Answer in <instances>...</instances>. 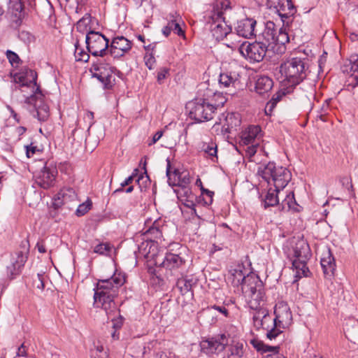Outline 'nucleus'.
<instances>
[{
  "mask_svg": "<svg viewBox=\"0 0 358 358\" xmlns=\"http://www.w3.org/2000/svg\"><path fill=\"white\" fill-rule=\"evenodd\" d=\"M202 194H206L208 196V201H206V204H210L213 202V196L214 194V192L212 191H210L207 189H204L203 187L201 188Z\"/></svg>",
  "mask_w": 358,
  "mask_h": 358,
  "instance_id": "bf43d9fd",
  "label": "nucleus"
},
{
  "mask_svg": "<svg viewBox=\"0 0 358 358\" xmlns=\"http://www.w3.org/2000/svg\"><path fill=\"white\" fill-rule=\"evenodd\" d=\"M308 66L305 58L293 57L282 63L280 72L292 85H297L307 76Z\"/></svg>",
  "mask_w": 358,
  "mask_h": 358,
  "instance_id": "0eeeda50",
  "label": "nucleus"
},
{
  "mask_svg": "<svg viewBox=\"0 0 358 358\" xmlns=\"http://www.w3.org/2000/svg\"><path fill=\"white\" fill-rule=\"evenodd\" d=\"M85 43L88 52L96 57L90 69L92 76L103 84L104 89H111L115 83L117 69L103 58L108 53V39L101 33L90 30L86 35Z\"/></svg>",
  "mask_w": 358,
  "mask_h": 358,
  "instance_id": "f257e3e1",
  "label": "nucleus"
},
{
  "mask_svg": "<svg viewBox=\"0 0 358 358\" xmlns=\"http://www.w3.org/2000/svg\"><path fill=\"white\" fill-rule=\"evenodd\" d=\"M253 346L258 350L264 352H272L273 353L278 352L279 347H273L264 344L263 343L257 341H252Z\"/></svg>",
  "mask_w": 358,
  "mask_h": 358,
  "instance_id": "37998d69",
  "label": "nucleus"
},
{
  "mask_svg": "<svg viewBox=\"0 0 358 358\" xmlns=\"http://www.w3.org/2000/svg\"><path fill=\"white\" fill-rule=\"evenodd\" d=\"M253 320L255 325L257 328H262L263 329L266 330V336L269 340L275 339L279 335H280L282 332L281 329L278 324H274L273 322L271 324L269 323H264L261 324L262 317L259 315H254Z\"/></svg>",
  "mask_w": 358,
  "mask_h": 358,
  "instance_id": "aec40b11",
  "label": "nucleus"
},
{
  "mask_svg": "<svg viewBox=\"0 0 358 358\" xmlns=\"http://www.w3.org/2000/svg\"><path fill=\"white\" fill-rule=\"evenodd\" d=\"M250 145L247 148L246 152L250 157L254 156L257 152V148L259 143H250Z\"/></svg>",
  "mask_w": 358,
  "mask_h": 358,
  "instance_id": "13d9d810",
  "label": "nucleus"
},
{
  "mask_svg": "<svg viewBox=\"0 0 358 358\" xmlns=\"http://www.w3.org/2000/svg\"><path fill=\"white\" fill-rule=\"evenodd\" d=\"M257 22L252 18H245L238 22L236 27V37L242 36L245 38H249L253 36H256L255 26Z\"/></svg>",
  "mask_w": 358,
  "mask_h": 358,
  "instance_id": "a211bd4d",
  "label": "nucleus"
},
{
  "mask_svg": "<svg viewBox=\"0 0 358 358\" xmlns=\"http://www.w3.org/2000/svg\"><path fill=\"white\" fill-rule=\"evenodd\" d=\"M13 3V13L19 19L24 16V10L29 0H10Z\"/></svg>",
  "mask_w": 358,
  "mask_h": 358,
  "instance_id": "f704fd0d",
  "label": "nucleus"
},
{
  "mask_svg": "<svg viewBox=\"0 0 358 358\" xmlns=\"http://www.w3.org/2000/svg\"><path fill=\"white\" fill-rule=\"evenodd\" d=\"M243 266L238 265L236 268L231 270L230 274L228 277V280L233 285L234 287H241V291L244 289L245 285L247 284L246 280L249 278H252L253 276H258L254 273H250L247 275L243 273Z\"/></svg>",
  "mask_w": 358,
  "mask_h": 358,
  "instance_id": "f3484780",
  "label": "nucleus"
},
{
  "mask_svg": "<svg viewBox=\"0 0 358 358\" xmlns=\"http://www.w3.org/2000/svg\"><path fill=\"white\" fill-rule=\"evenodd\" d=\"M74 55L76 61L87 62L90 59V55L88 52L80 48L78 41H76L75 43Z\"/></svg>",
  "mask_w": 358,
  "mask_h": 358,
  "instance_id": "a19ab883",
  "label": "nucleus"
},
{
  "mask_svg": "<svg viewBox=\"0 0 358 358\" xmlns=\"http://www.w3.org/2000/svg\"><path fill=\"white\" fill-rule=\"evenodd\" d=\"M285 23H283V27L277 29V34L275 37V45H285L289 43V37L287 29L284 27Z\"/></svg>",
  "mask_w": 358,
  "mask_h": 358,
  "instance_id": "c9c22d12",
  "label": "nucleus"
},
{
  "mask_svg": "<svg viewBox=\"0 0 358 358\" xmlns=\"http://www.w3.org/2000/svg\"><path fill=\"white\" fill-rule=\"evenodd\" d=\"M315 87L311 83L303 84L296 89V102L299 107L303 109L312 108V100L315 98Z\"/></svg>",
  "mask_w": 358,
  "mask_h": 358,
  "instance_id": "ddd939ff",
  "label": "nucleus"
},
{
  "mask_svg": "<svg viewBox=\"0 0 358 358\" xmlns=\"http://www.w3.org/2000/svg\"><path fill=\"white\" fill-rule=\"evenodd\" d=\"M215 96L219 97L220 101L211 103L205 99H196L189 102L186 108L189 110L190 117L199 122L212 120L217 108L222 107L226 101L225 98L220 94L215 93Z\"/></svg>",
  "mask_w": 358,
  "mask_h": 358,
  "instance_id": "39448f33",
  "label": "nucleus"
},
{
  "mask_svg": "<svg viewBox=\"0 0 358 358\" xmlns=\"http://www.w3.org/2000/svg\"><path fill=\"white\" fill-rule=\"evenodd\" d=\"M36 110V115L39 121H46L50 115L49 107L45 103L42 99V95L40 94V98L36 99L34 103Z\"/></svg>",
  "mask_w": 358,
  "mask_h": 358,
  "instance_id": "cd10ccee",
  "label": "nucleus"
},
{
  "mask_svg": "<svg viewBox=\"0 0 358 358\" xmlns=\"http://www.w3.org/2000/svg\"><path fill=\"white\" fill-rule=\"evenodd\" d=\"M169 69L167 68H162L159 69V71L157 73V82L159 84H162L164 81V80L166 78L167 74H169Z\"/></svg>",
  "mask_w": 358,
  "mask_h": 358,
  "instance_id": "6e6d98bb",
  "label": "nucleus"
},
{
  "mask_svg": "<svg viewBox=\"0 0 358 358\" xmlns=\"http://www.w3.org/2000/svg\"><path fill=\"white\" fill-rule=\"evenodd\" d=\"M163 227L161 225V221L155 220L152 226L145 231L144 234L150 239L154 238V241H158L162 238Z\"/></svg>",
  "mask_w": 358,
  "mask_h": 358,
  "instance_id": "c85d7f7f",
  "label": "nucleus"
},
{
  "mask_svg": "<svg viewBox=\"0 0 358 358\" xmlns=\"http://www.w3.org/2000/svg\"><path fill=\"white\" fill-rule=\"evenodd\" d=\"M285 95L284 93L278 92L275 94L271 101L267 103L266 108H269L268 110L271 112L272 109L275 106L278 102H279L282 97Z\"/></svg>",
  "mask_w": 358,
  "mask_h": 358,
  "instance_id": "603ef678",
  "label": "nucleus"
},
{
  "mask_svg": "<svg viewBox=\"0 0 358 358\" xmlns=\"http://www.w3.org/2000/svg\"><path fill=\"white\" fill-rule=\"evenodd\" d=\"M262 129L258 125H250L241 132V142L244 145L259 143L262 137Z\"/></svg>",
  "mask_w": 358,
  "mask_h": 358,
  "instance_id": "4be33fe9",
  "label": "nucleus"
},
{
  "mask_svg": "<svg viewBox=\"0 0 358 358\" xmlns=\"http://www.w3.org/2000/svg\"><path fill=\"white\" fill-rule=\"evenodd\" d=\"M180 17L177 13H176L175 15H170V20L167 24L171 27V31H173L177 35L181 36H185V32L180 25Z\"/></svg>",
  "mask_w": 358,
  "mask_h": 358,
  "instance_id": "72a5a7b5",
  "label": "nucleus"
},
{
  "mask_svg": "<svg viewBox=\"0 0 358 358\" xmlns=\"http://www.w3.org/2000/svg\"><path fill=\"white\" fill-rule=\"evenodd\" d=\"M227 47L233 50H238L243 57L250 62H259L263 60L266 55L268 48L262 42L257 40L247 45L245 43L241 44V41H232L231 43H227Z\"/></svg>",
  "mask_w": 358,
  "mask_h": 358,
  "instance_id": "6e6552de",
  "label": "nucleus"
},
{
  "mask_svg": "<svg viewBox=\"0 0 358 358\" xmlns=\"http://www.w3.org/2000/svg\"><path fill=\"white\" fill-rule=\"evenodd\" d=\"M26 149V155L28 158H30L33 156L34 154H35L36 151L37 150V147L35 145H33L32 143H31L29 145H25Z\"/></svg>",
  "mask_w": 358,
  "mask_h": 358,
  "instance_id": "4d7b16f0",
  "label": "nucleus"
},
{
  "mask_svg": "<svg viewBox=\"0 0 358 358\" xmlns=\"http://www.w3.org/2000/svg\"><path fill=\"white\" fill-rule=\"evenodd\" d=\"M112 247L108 243H102L96 245L94 252L99 255H108L111 251Z\"/></svg>",
  "mask_w": 358,
  "mask_h": 358,
  "instance_id": "a18cd8bd",
  "label": "nucleus"
},
{
  "mask_svg": "<svg viewBox=\"0 0 358 358\" xmlns=\"http://www.w3.org/2000/svg\"><path fill=\"white\" fill-rule=\"evenodd\" d=\"M90 16H85L83 18H81L76 24V29L78 31L84 34V33H88L90 29Z\"/></svg>",
  "mask_w": 358,
  "mask_h": 358,
  "instance_id": "79ce46f5",
  "label": "nucleus"
},
{
  "mask_svg": "<svg viewBox=\"0 0 358 358\" xmlns=\"http://www.w3.org/2000/svg\"><path fill=\"white\" fill-rule=\"evenodd\" d=\"M346 337L355 344H358V320L346 329Z\"/></svg>",
  "mask_w": 358,
  "mask_h": 358,
  "instance_id": "4c0bfd02",
  "label": "nucleus"
},
{
  "mask_svg": "<svg viewBox=\"0 0 358 358\" xmlns=\"http://www.w3.org/2000/svg\"><path fill=\"white\" fill-rule=\"evenodd\" d=\"M238 74L236 72L222 73L220 75L219 83L225 87H229L234 85L238 80Z\"/></svg>",
  "mask_w": 358,
  "mask_h": 358,
  "instance_id": "473e14b6",
  "label": "nucleus"
},
{
  "mask_svg": "<svg viewBox=\"0 0 358 358\" xmlns=\"http://www.w3.org/2000/svg\"><path fill=\"white\" fill-rule=\"evenodd\" d=\"M92 202L87 200L86 202L80 204L76 211L77 216H83L87 213L91 208Z\"/></svg>",
  "mask_w": 358,
  "mask_h": 358,
  "instance_id": "3c124183",
  "label": "nucleus"
},
{
  "mask_svg": "<svg viewBox=\"0 0 358 358\" xmlns=\"http://www.w3.org/2000/svg\"><path fill=\"white\" fill-rule=\"evenodd\" d=\"M225 122L231 129L236 130V127L240 125V120L236 117L235 114H228L225 118Z\"/></svg>",
  "mask_w": 358,
  "mask_h": 358,
  "instance_id": "c03bdc74",
  "label": "nucleus"
},
{
  "mask_svg": "<svg viewBox=\"0 0 358 358\" xmlns=\"http://www.w3.org/2000/svg\"><path fill=\"white\" fill-rule=\"evenodd\" d=\"M275 318L271 317V322H266V323L278 324L280 327L285 329L291 324L292 321V315L288 307L287 304L285 303H279L275 307Z\"/></svg>",
  "mask_w": 358,
  "mask_h": 358,
  "instance_id": "4468645a",
  "label": "nucleus"
},
{
  "mask_svg": "<svg viewBox=\"0 0 358 358\" xmlns=\"http://www.w3.org/2000/svg\"><path fill=\"white\" fill-rule=\"evenodd\" d=\"M180 276V278L178 277L176 287L182 294H185L192 289L193 285L195 284V281L193 278L183 277V274Z\"/></svg>",
  "mask_w": 358,
  "mask_h": 358,
  "instance_id": "7c9ffc66",
  "label": "nucleus"
},
{
  "mask_svg": "<svg viewBox=\"0 0 358 358\" xmlns=\"http://www.w3.org/2000/svg\"><path fill=\"white\" fill-rule=\"evenodd\" d=\"M163 132L162 131H158L155 134V135L152 137V139L151 142L148 143L149 145H152V144H155L157 141H158L160 138L162 136Z\"/></svg>",
  "mask_w": 358,
  "mask_h": 358,
  "instance_id": "69168bd1",
  "label": "nucleus"
},
{
  "mask_svg": "<svg viewBox=\"0 0 358 358\" xmlns=\"http://www.w3.org/2000/svg\"><path fill=\"white\" fill-rule=\"evenodd\" d=\"M34 287L42 291L44 289L45 285L43 282V275L41 274H38L36 279L34 280L33 282Z\"/></svg>",
  "mask_w": 358,
  "mask_h": 358,
  "instance_id": "5fc2aeb1",
  "label": "nucleus"
},
{
  "mask_svg": "<svg viewBox=\"0 0 358 358\" xmlns=\"http://www.w3.org/2000/svg\"><path fill=\"white\" fill-rule=\"evenodd\" d=\"M57 170L54 165H48L46 163L44 166L35 175V181L36 184L43 189H48L53 186L55 182Z\"/></svg>",
  "mask_w": 358,
  "mask_h": 358,
  "instance_id": "f8f14e48",
  "label": "nucleus"
},
{
  "mask_svg": "<svg viewBox=\"0 0 358 358\" xmlns=\"http://www.w3.org/2000/svg\"><path fill=\"white\" fill-rule=\"evenodd\" d=\"M266 5L278 14L283 23H285V19H289L296 11L292 0H267Z\"/></svg>",
  "mask_w": 358,
  "mask_h": 358,
  "instance_id": "9b49d317",
  "label": "nucleus"
},
{
  "mask_svg": "<svg viewBox=\"0 0 358 358\" xmlns=\"http://www.w3.org/2000/svg\"><path fill=\"white\" fill-rule=\"evenodd\" d=\"M277 34V28L274 22L268 21L265 24L264 29L257 36V41L262 42L268 48L275 45V37Z\"/></svg>",
  "mask_w": 358,
  "mask_h": 358,
  "instance_id": "6ab92c4d",
  "label": "nucleus"
},
{
  "mask_svg": "<svg viewBox=\"0 0 358 358\" xmlns=\"http://www.w3.org/2000/svg\"><path fill=\"white\" fill-rule=\"evenodd\" d=\"M124 318L121 315H119L118 318L113 319V327L115 329H120L122 326Z\"/></svg>",
  "mask_w": 358,
  "mask_h": 358,
  "instance_id": "e2e57ef3",
  "label": "nucleus"
},
{
  "mask_svg": "<svg viewBox=\"0 0 358 358\" xmlns=\"http://www.w3.org/2000/svg\"><path fill=\"white\" fill-rule=\"evenodd\" d=\"M27 259V257L22 252H17L16 258L6 267L7 278L12 280L19 275Z\"/></svg>",
  "mask_w": 358,
  "mask_h": 358,
  "instance_id": "412c9836",
  "label": "nucleus"
},
{
  "mask_svg": "<svg viewBox=\"0 0 358 358\" xmlns=\"http://www.w3.org/2000/svg\"><path fill=\"white\" fill-rule=\"evenodd\" d=\"M178 199L182 201V199H196V196L192 193L189 185L182 186L175 189Z\"/></svg>",
  "mask_w": 358,
  "mask_h": 358,
  "instance_id": "e433bc0d",
  "label": "nucleus"
},
{
  "mask_svg": "<svg viewBox=\"0 0 358 358\" xmlns=\"http://www.w3.org/2000/svg\"><path fill=\"white\" fill-rule=\"evenodd\" d=\"M6 57L11 64H18L20 61V59L18 57V55L11 50L6 51Z\"/></svg>",
  "mask_w": 358,
  "mask_h": 358,
  "instance_id": "864d4df0",
  "label": "nucleus"
},
{
  "mask_svg": "<svg viewBox=\"0 0 358 358\" xmlns=\"http://www.w3.org/2000/svg\"><path fill=\"white\" fill-rule=\"evenodd\" d=\"M294 203V194L292 191H290L285 196V198L282 201V208H285V206H287V208L290 209L292 207H293Z\"/></svg>",
  "mask_w": 358,
  "mask_h": 358,
  "instance_id": "de8ad7c7",
  "label": "nucleus"
},
{
  "mask_svg": "<svg viewBox=\"0 0 358 358\" xmlns=\"http://www.w3.org/2000/svg\"><path fill=\"white\" fill-rule=\"evenodd\" d=\"M166 176L168 178V182L171 186H182L189 185L191 183L190 175L187 170H179L173 167L169 159H166Z\"/></svg>",
  "mask_w": 358,
  "mask_h": 358,
  "instance_id": "1a4fd4ad",
  "label": "nucleus"
},
{
  "mask_svg": "<svg viewBox=\"0 0 358 358\" xmlns=\"http://www.w3.org/2000/svg\"><path fill=\"white\" fill-rule=\"evenodd\" d=\"M125 277L122 273H115L111 278L99 280L94 295V303L101 305L108 317L115 316L119 310L114 302L119 289L124 284Z\"/></svg>",
  "mask_w": 358,
  "mask_h": 358,
  "instance_id": "f03ea898",
  "label": "nucleus"
},
{
  "mask_svg": "<svg viewBox=\"0 0 358 358\" xmlns=\"http://www.w3.org/2000/svg\"><path fill=\"white\" fill-rule=\"evenodd\" d=\"M320 264L325 278H331L334 276L336 270V263L330 250H328L322 257Z\"/></svg>",
  "mask_w": 358,
  "mask_h": 358,
  "instance_id": "393cba45",
  "label": "nucleus"
},
{
  "mask_svg": "<svg viewBox=\"0 0 358 358\" xmlns=\"http://www.w3.org/2000/svg\"><path fill=\"white\" fill-rule=\"evenodd\" d=\"M273 86V80L266 76H259L255 83V90L259 94L268 92Z\"/></svg>",
  "mask_w": 358,
  "mask_h": 358,
  "instance_id": "bb28decb",
  "label": "nucleus"
},
{
  "mask_svg": "<svg viewBox=\"0 0 358 358\" xmlns=\"http://www.w3.org/2000/svg\"><path fill=\"white\" fill-rule=\"evenodd\" d=\"M157 358H180L179 356L173 354V355H169V356L167 355V354L164 352H160L157 354Z\"/></svg>",
  "mask_w": 358,
  "mask_h": 358,
  "instance_id": "774afa93",
  "label": "nucleus"
},
{
  "mask_svg": "<svg viewBox=\"0 0 358 358\" xmlns=\"http://www.w3.org/2000/svg\"><path fill=\"white\" fill-rule=\"evenodd\" d=\"M198 149L203 153L204 157L211 159L213 162H217V145L213 140L201 141L198 145Z\"/></svg>",
  "mask_w": 358,
  "mask_h": 358,
  "instance_id": "b1692460",
  "label": "nucleus"
},
{
  "mask_svg": "<svg viewBox=\"0 0 358 358\" xmlns=\"http://www.w3.org/2000/svg\"><path fill=\"white\" fill-rule=\"evenodd\" d=\"M196 199H182V203L185 206H187V208H190L191 210V215H194L195 216H196L199 219L201 218V216L199 215H198L197 212H196V205L194 203V200Z\"/></svg>",
  "mask_w": 358,
  "mask_h": 358,
  "instance_id": "09e8293b",
  "label": "nucleus"
},
{
  "mask_svg": "<svg viewBox=\"0 0 358 358\" xmlns=\"http://www.w3.org/2000/svg\"><path fill=\"white\" fill-rule=\"evenodd\" d=\"M222 12L217 13V19H222L215 22L212 27V34L214 38L220 41L226 37H229L230 39L236 41V35L235 33L231 31V27L229 26L224 21V18L222 17Z\"/></svg>",
  "mask_w": 358,
  "mask_h": 358,
  "instance_id": "2eb2a0df",
  "label": "nucleus"
},
{
  "mask_svg": "<svg viewBox=\"0 0 358 358\" xmlns=\"http://www.w3.org/2000/svg\"><path fill=\"white\" fill-rule=\"evenodd\" d=\"M131 48V42L124 36L115 37L108 47V53L113 58L124 56Z\"/></svg>",
  "mask_w": 358,
  "mask_h": 358,
  "instance_id": "dca6fc26",
  "label": "nucleus"
},
{
  "mask_svg": "<svg viewBox=\"0 0 358 358\" xmlns=\"http://www.w3.org/2000/svg\"><path fill=\"white\" fill-rule=\"evenodd\" d=\"M308 259H293L292 268L296 271V276L299 278L307 277L310 273V271L306 266Z\"/></svg>",
  "mask_w": 358,
  "mask_h": 358,
  "instance_id": "c756f323",
  "label": "nucleus"
},
{
  "mask_svg": "<svg viewBox=\"0 0 358 358\" xmlns=\"http://www.w3.org/2000/svg\"><path fill=\"white\" fill-rule=\"evenodd\" d=\"M211 308L217 310L226 317L228 315V310L224 306H213Z\"/></svg>",
  "mask_w": 358,
  "mask_h": 358,
  "instance_id": "338daca9",
  "label": "nucleus"
},
{
  "mask_svg": "<svg viewBox=\"0 0 358 358\" xmlns=\"http://www.w3.org/2000/svg\"><path fill=\"white\" fill-rule=\"evenodd\" d=\"M246 282L242 293L249 307L257 310L255 315H261L262 324L266 322H271V316L265 308L266 297L262 281L259 276H253L252 278H249Z\"/></svg>",
  "mask_w": 358,
  "mask_h": 358,
  "instance_id": "7ed1b4c3",
  "label": "nucleus"
},
{
  "mask_svg": "<svg viewBox=\"0 0 358 358\" xmlns=\"http://www.w3.org/2000/svg\"><path fill=\"white\" fill-rule=\"evenodd\" d=\"M220 3L221 9L222 10L226 11L227 10L231 8V3L230 0H223Z\"/></svg>",
  "mask_w": 358,
  "mask_h": 358,
  "instance_id": "0e129e2a",
  "label": "nucleus"
},
{
  "mask_svg": "<svg viewBox=\"0 0 358 358\" xmlns=\"http://www.w3.org/2000/svg\"><path fill=\"white\" fill-rule=\"evenodd\" d=\"M17 357H27V348L24 343H22L17 348Z\"/></svg>",
  "mask_w": 358,
  "mask_h": 358,
  "instance_id": "680f3d73",
  "label": "nucleus"
},
{
  "mask_svg": "<svg viewBox=\"0 0 358 358\" xmlns=\"http://www.w3.org/2000/svg\"><path fill=\"white\" fill-rule=\"evenodd\" d=\"M200 346L201 352L206 355L219 354L226 347H228L227 358H241L244 355L243 343L232 339L229 334H225L203 341Z\"/></svg>",
  "mask_w": 358,
  "mask_h": 358,
  "instance_id": "20e7f679",
  "label": "nucleus"
},
{
  "mask_svg": "<svg viewBox=\"0 0 358 358\" xmlns=\"http://www.w3.org/2000/svg\"><path fill=\"white\" fill-rule=\"evenodd\" d=\"M350 76L358 84V55H351L350 57Z\"/></svg>",
  "mask_w": 358,
  "mask_h": 358,
  "instance_id": "58836bf2",
  "label": "nucleus"
},
{
  "mask_svg": "<svg viewBox=\"0 0 358 358\" xmlns=\"http://www.w3.org/2000/svg\"><path fill=\"white\" fill-rule=\"evenodd\" d=\"M283 190V189H272L269 188L267 194L264 199V206L265 208L269 206H274L279 203L280 198L279 195L280 194V191Z\"/></svg>",
  "mask_w": 358,
  "mask_h": 358,
  "instance_id": "2f4dec72",
  "label": "nucleus"
},
{
  "mask_svg": "<svg viewBox=\"0 0 358 358\" xmlns=\"http://www.w3.org/2000/svg\"><path fill=\"white\" fill-rule=\"evenodd\" d=\"M294 259H308L310 252L308 244L303 239H298L292 245Z\"/></svg>",
  "mask_w": 358,
  "mask_h": 358,
  "instance_id": "a878e982",
  "label": "nucleus"
},
{
  "mask_svg": "<svg viewBox=\"0 0 358 358\" xmlns=\"http://www.w3.org/2000/svg\"><path fill=\"white\" fill-rule=\"evenodd\" d=\"M258 174L268 185L273 184L278 189H284L292 177L291 173L287 169L271 162L260 166L258 168Z\"/></svg>",
  "mask_w": 358,
  "mask_h": 358,
  "instance_id": "423d86ee",
  "label": "nucleus"
},
{
  "mask_svg": "<svg viewBox=\"0 0 358 358\" xmlns=\"http://www.w3.org/2000/svg\"><path fill=\"white\" fill-rule=\"evenodd\" d=\"M134 172H135V173H134L131 176H129V177H128V178H127L124 182H122L121 183V187H125V186H127V185H130V184L132 182V181H133L134 178L136 177V176L137 175L138 169H136L134 170Z\"/></svg>",
  "mask_w": 358,
  "mask_h": 358,
  "instance_id": "052dcab7",
  "label": "nucleus"
},
{
  "mask_svg": "<svg viewBox=\"0 0 358 358\" xmlns=\"http://www.w3.org/2000/svg\"><path fill=\"white\" fill-rule=\"evenodd\" d=\"M26 77H29L31 79L27 80L24 76H20L19 80L20 83H22V86H29L33 85H36L37 73L33 70H29L26 73Z\"/></svg>",
  "mask_w": 358,
  "mask_h": 358,
  "instance_id": "ea45409f",
  "label": "nucleus"
},
{
  "mask_svg": "<svg viewBox=\"0 0 358 358\" xmlns=\"http://www.w3.org/2000/svg\"><path fill=\"white\" fill-rule=\"evenodd\" d=\"M329 101L330 100H326L322 103L320 110L318 111V115L317 117L323 122L327 121L325 116L328 114L329 111Z\"/></svg>",
  "mask_w": 358,
  "mask_h": 358,
  "instance_id": "8fccbe9b",
  "label": "nucleus"
},
{
  "mask_svg": "<svg viewBox=\"0 0 358 358\" xmlns=\"http://www.w3.org/2000/svg\"><path fill=\"white\" fill-rule=\"evenodd\" d=\"M161 265L176 277L182 275L186 270V261L179 255L166 253Z\"/></svg>",
  "mask_w": 358,
  "mask_h": 358,
  "instance_id": "9d476101",
  "label": "nucleus"
},
{
  "mask_svg": "<svg viewBox=\"0 0 358 358\" xmlns=\"http://www.w3.org/2000/svg\"><path fill=\"white\" fill-rule=\"evenodd\" d=\"M92 358H108L106 351L104 350L102 345H96L94 349L91 350Z\"/></svg>",
  "mask_w": 358,
  "mask_h": 358,
  "instance_id": "49530a36",
  "label": "nucleus"
},
{
  "mask_svg": "<svg viewBox=\"0 0 358 358\" xmlns=\"http://www.w3.org/2000/svg\"><path fill=\"white\" fill-rule=\"evenodd\" d=\"M77 195L75 190L71 187L62 188L54 199V206L59 208L64 203L76 201Z\"/></svg>",
  "mask_w": 358,
  "mask_h": 358,
  "instance_id": "5701e85b",
  "label": "nucleus"
}]
</instances>
